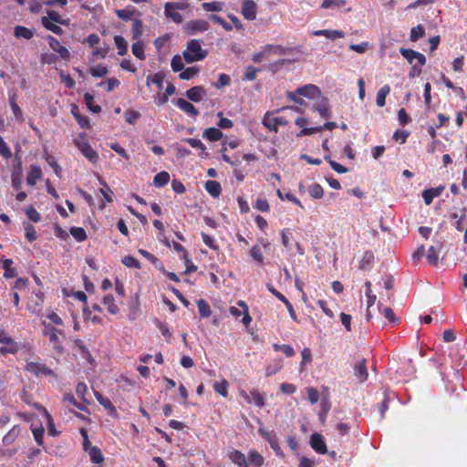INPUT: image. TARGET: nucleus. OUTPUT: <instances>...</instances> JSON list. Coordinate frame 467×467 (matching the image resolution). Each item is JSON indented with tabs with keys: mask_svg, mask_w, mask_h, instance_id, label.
Listing matches in <instances>:
<instances>
[{
	"mask_svg": "<svg viewBox=\"0 0 467 467\" xmlns=\"http://www.w3.org/2000/svg\"><path fill=\"white\" fill-rule=\"evenodd\" d=\"M355 376L359 379H367L368 373L365 359L358 362L354 368Z\"/></svg>",
	"mask_w": 467,
	"mask_h": 467,
	"instance_id": "obj_30",
	"label": "nucleus"
},
{
	"mask_svg": "<svg viewBox=\"0 0 467 467\" xmlns=\"http://www.w3.org/2000/svg\"><path fill=\"white\" fill-rule=\"evenodd\" d=\"M208 55L207 50L202 48V41L192 39L187 44V49L182 52L184 60L188 64L204 59Z\"/></svg>",
	"mask_w": 467,
	"mask_h": 467,
	"instance_id": "obj_1",
	"label": "nucleus"
},
{
	"mask_svg": "<svg viewBox=\"0 0 467 467\" xmlns=\"http://www.w3.org/2000/svg\"><path fill=\"white\" fill-rule=\"evenodd\" d=\"M90 461L95 464H100L104 462V456L101 452V450L97 447H90L89 451H88Z\"/></svg>",
	"mask_w": 467,
	"mask_h": 467,
	"instance_id": "obj_28",
	"label": "nucleus"
},
{
	"mask_svg": "<svg viewBox=\"0 0 467 467\" xmlns=\"http://www.w3.org/2000/svg\"><path fill=\"white\" fill-rule=\"evenodd\" d=\"M296 93L308 99H316L321 96L319 88L313 84H307L297 88Z\"/></svg>",
	"mask_w": 467,
	"mask_h": 467,
	"instance_id": "obj_6",
	"label": "nucleus"
},
{
	"mask_svg": "<svg viewBox=\"0 0 467 467\" xmlns=\"http://www.w3.org/2000/svg\"><path fill=\"white\" fill-rule=\"evenodd\" d=\"M264 51L265 52L267 57L270 54H279V55L285 54V48L279 45H266L264 47Z\"/></svg>",
	"mask_w": 467,
	"mask_h": 467,
	"instance_id": "obj_55",
	"label": "nucleus"
},
{
	"mask_svg": "<svg viewBox=\"0 0 467 467\" xmlns=\"http://www.w3.org/2000/svg\"><path fill=\"white\" fill-rule=\"evenodd\" d=\"M26 214L28 219L34 223H38L41 220L40 213L33 206L26 210Z\"/></svg>",
	"mask_w": 467,
	"mask_h": 467,
	"instance_id": "obj_62",
	"label": "nucleus"
},
{
	"mask_svg": "<svg viewBox=\"0 0 467 467\" xmlns=\"http://www.w3.org/2000/svg\"><path fill=\"white\" fill-rule=\"evenodd\" d=\"M135 8H125V9H116L115 13L119 18L123 21H129L131 19L132 16L135 14Z\"/></svg>",
	"mask_w": 467,
	"mask_h": 467,
	"instance_id": "obj_39",
	"label": "nucleus"
},
{
	"mask_svg": "<svg viewBox=\"0 0 467 467\" xmlns=\"http://www.w3.org/2000/svg\"><path fill=\"white\" fill-rule=\"evenodd\" d=\"M347 4L346 0H323L321 7L325 9H340Z\"/></svg>",
	"mask_w": 467,
	"mask_h": 467,
	"instance_id": "obj_35",
	"label": "nucleus"
},
{
	"mask_svg": "<svg viewBox=\"0 0 467 467\" xmlns=\"http://www.w3.org/2000/svg\"><path fill=\"white\" fill-rule=\"evenodd\" d=\"M223 132L220 130V129L212 127L206 129L202 133V138L206 139L210 141H218L223 138Z\"/></svg>",
	"mask_w": 467,
	"mask_h": 467,
	"instance_id": "obj_22",
	"label": "nucleus"
},
{
	"mask_svg": "<svg viewBox=\"0 0 467 467\" xmlns=\"http://www.w3.org/2000/svg\"><path fill=\"white\" fill-rule=\"evenodd\" d=\"M32 432H33L34 439H35L36 442L39 446H42L44 443V441H43V437H44V432H45L44 427L42 425H40L39 427H34V428H32Z\"/></svg>",
	"mask_w": 467,
	"mask_h": 467,
	"instance_id": "obj_54",
	"label": "nucleus"
},
{
	"mask_svg": "<svg viewBox=\"0 0 467 467\" xmlns=\"http://www.w3.org/2000/svg\"><path fill=\"white\" fill-rule=\"evenodd\" d=\"M204 188L212 197H219L222 192L221 184L216 181H207Z\"/></svg>",
	"mask_w": 467,
	"mask_h": 467,
	"instance_id": "obj_24",
	"label": "nucleus"
},
{
	"mask_svg": "<svg viewBox=\"0 0 467 467\" xmlns=\"http://www.w3.org/2000/svg\"><path fill=\"white\" fill-rule=\"evenodd\" d=\"M103 304L105 306H107V308H108V311L111 314V315H116L119 313V308L118 307V306L115 304V300H114V297L112 295H108L106 296H104L103 298Z\"/></svg>",
	"mask_w": 467,
	"mask_h": 467,
	"instance_id": "obj_32",
	"label": "nucleus"
},
{
	"mask_svg": "<svg viewBox=\"0 0 467 467\" xmlns=\"http://www.w3.org/2000/svg\"><path fill=\"white\" fill-rule=\"evenodd\" d=\"M175 104L180 109L190 116L196 117L199 114L196 108L184 99H178Z\"/></svg>",
	"mask_w": 467,
	"mask_h": 467,
	"instance_id": "obj_16",
	"label": "nucleus"
},
{
	"mask_svg": "<svg viewBox=\"0 0 467 467\" xmlns=\"http://www.w3.org/2000/svg\"><path fill=\"white\" fill-rule=\"evenodd\" d=\"M325 160L328 161L330 167L338 173H346L348 171V169L344 167L343 165L337 163V161L330 159L328 155H326L324 157Z\"/></svg>",
	"mask_w": 467,
	"mask_h": 467,
	"instance_id": "obj_59",
	"label": "nucleus"
},
{
	"mask_svg": "<svg viewBox=\"0 0 467 467\" xmlns=\"http://www.w3.org/2000/svg\"><path fill=\"white\" fill-rule=\"evenodd\" d=\"M204 95L205 90L201 86H195L186 91L187 98L192 102H200Z\"/></svg>",
	"mask_w": 467,
	"mask_h": 467,
	"instance_id": "obj_17",
	"label": "nucleus"
},
{
	"mask_svg": "<svg viewBox=\"0 0 467 467\" xmlns=\"http://www.w3.org/2000/svg\"><path fill=\"white\" fill-rule=\"evenodd\" d=\"M84 101L92 113L98 114L101 111V107L94 104V97L90 93L87 92L84 94Z\"/></svg>",
	"mask_w": 467,
	"mask_h": 467,
	"instance_id": "obj_31",
	"label": "nucleus"
},
{
	"mask_svg": "<svg viewBox=\"0 0 467 467\" xmlns=\"http://www.w3.org/2000/svg\"><path fill=\"white\" fill-rule=\"evenodd\" d=\"M42 178V170L40 166L36 164H32L30 166V171L26 176V183L29 186L36 185L37 180H40Z\"/></svg>",
	"mask_w": 467,
	"mask_h": 467,
	"instance_id": "obj_14",
	"label": "nucleus"
},
{
	"mask_svg": "<svg viewBox=\"0 0 467 467\" xmlns=\"http://www.w3.org/2000/svg\"><path fill=\"white\" fill-rule=\"evenodd\" d=\"M21 432V428L19 425L14 426L4 437H3V444L5 446H8L12 444L16 438L19 436Z\"/></svg>",
	"mask_w": 467,
	"mask_h": 467,
	"instance_id": "obj_21",
	"label": "nucleus"
},
{
	"mask_svg": "<svg viewBox=\"0 0 467 467\" xmlns=\"http://www.w3.org/2000/svg\"><path fill=\"white\" fill-rule=\"evenodd\" d=\"M132 54L139 59L143 60L145 59V54H144V45L140 41H137L134 43L131 47Z\"/></svg>",
	"mask_w": 467,
	"mask_h": 467,
	"instance_id": "obj_41",
	"label": "nucleus"
},
{
	"mask_svg": "<svg viewBox=\"0 0 467 467\" xmlns=\"http://www.w3.org/2000/svg\"><path fill=\"white\" fill-rule=\"evenodd\" d=\"M35 30L23 26H16L14 28V36L16 38L31 39L34 36Z\"/></svg>",
	"mask_w": 467,
	"mask_h": 467,
	"instance_id": "obj_20",
	"label": "nucleus"
},
{
	"mask_svg": "<svg viewBox=\"0 0 467 467\" xmlns=\"http://www.w3.org/2000/svg\"><path fill=\"white\" fill-rule=\"evenodd\" d=\"M132 38L139 39L143 34V23L140 19H134L132 22Z\"/></svg>",
	"mask_w": 467,
	"mask_h": 467,
	"instance_id": "obj_38",
	"label": "nucleus"
},
{
	"mask_svg": "<svg viewBox=\"0 0 467 467\" xmlns=\"http://www.w3.org/2000/svg\"><path fill=\"white\" fill-rule=\"evenodd\" d=\"M316 109L318 111L320 116L324 119L330 118L329 109L327 105V99L323 98L319 105L317 106Z\"/></svg>",
	"mask_w": 467,
	"mask_h": 467,
	"instance_id": "obj_48",
	"label": "nucleus"
},
{
	"mask_svg": "<svg viewBox=\"0 0 467 467\" xmlns=\"http://www.w3.org/2000/svg\"><path fill=\"white\" fill-rule=\"evenodd\" d=\"M25 231H26V237L29 242H34L36 240L37 235L35 227L30 224L26 223L25 225Z\"/></svg>",
	"mask_w": 467,
	"mask_h": 467,
	"instance_id": "obj_63",
	"label": "nucleus"
},
{
	"mask_svg": "<svg viewBox=\"0 0 467 467\" xmlns=\"http://www.w3.org/2000/svg\"><path fill=\"white\" fill-rule=\"evenodd\" d=\"M424 35H425L424 27L420 25H418L417 26L411 28L410 39L412 42H416L420 38H421Z\"/></svg>",
	"mask_w": 467,
	"mask_h": 467,
	"instance_id": "obj_44",
	"label": "nucleus"
},
{
	"mask_svg": "<svg viewBox=\"0 0 467 467\" xmlns=\"http://www.w3.org/2000/svg\"><path fill=\"white\" fill-rule=\"evenodd\" d=\"M78 150L81 153L92 163H96L99 160L98 152L92 149L87 141H76Z\"/></svg>",
	"mask_w": 467,
	"mask_h": 467,
	"instance_id": "obj_9",
	"label": "nucleus"
},
{
	"mask_svg": "<svg viewBox=\"0 0 467 467\" xmlns=\"http://www.w3.org/2000/svg\"><path fill=\"white\" fill-rule=\"evenodd\" d=\"M12 265L13 261L11 259H5L3 261V266L5 268V278H13L17 275V271L16 270V268L12 267Z\"/></svg>",
	"mask_w": 467,
	"mask_h": 467,
	"instance_id": "obj_33",
	"label": "nucleus"
},
{
	"mask_svg": "<svg viewBox=\"0 0 467 467\" xmlns=\"http://www.w3.org/2000/svg\"><path fill=\"white\" fill-rule=\"evenodd\" d=\"M94 394L98 402L101 406H103V408L108 411V413L113 418H118V411L115 406L111 403V401L96 390H94Z\"/></svg>",
	"mask_w": 467,
	"mask_h": 467,
	"instance_id": "obj_11",
	"label": "nucleus"
},
{
	"mask_svg": "<svg viewBox=\"0 0 467 467\" xmlns=\"http://www.w3.org/2000/svg\"><path fill=\"white\" fill-rule=\"evenodd\" d=\"M202 7L206 12L221 11L223 7V4L218 1L205 2L202 4Z\"/></svg>",
	"mask_w": 467,
	"mask_h": 467,
	"instance_id": "obj_40",
	"label": "nucleus"
},
{
	"mask_svg": "<svg viewBox=\"0 0 467 467\" xmlns=\"http://www.w3.org/2000/svg\"><path fill=\"white\" fill-rule=\"evenodd\" d=\"M87 391H88L87 385L84 382L79 381L76 388V393L84 404H85V402H87V399H86Z\"/></svg>",
	"mask_w": 467,
	"mask_h": 467,
	"instance_id": "obj_57",
	"label": "nucleus"
},
{
	"mask_svg": "<svg viewBox=\"0 0 467 467\" xmlns=\"http://www.w3.org/2000/svg\"><path fill=\"white\" fill-rule=\"evenodd\" d=\"M374 254L371 251H366L359 264L361 270H369L374 265Z\"/></svg>",
	"mask_w": 467,
	"mask_h": 467,
	"instance_id": "obj_23",
	"label": "nucleus"
},
{
	"mask_svg": "<svg viewBox=\"0 0 467 467\" xmlns=\"http://www.w3.org/2000/svg\"><path fill=\"white\" fill-rule=\"evenodd\" d=\"M307 191H308V193L310 194V196H312L315 199H320L323 197V194H324V190H323L322 186L318 183H312L308 187Z\"/></svg>",
	"mask_w": 467,
	"mask_h": 467,
	"instance_id": "obj_43",
	"label": "nucleus"
},
{
	"mask_svg": "<svg viewBox=\"0 0 467 467\" xmlns=\"http://www.w3.org/2000/svg\"><path fill=\"white\" fill-rule=\"evenodd\" d=\"M0 155L4 159H10L12 157V151L7 144L4 141L3 138L0 136Z\"/></svg>",
	"mask_w": 467,
	"mask_h": 467,
	"instance_id": "obj_61",
	"label": "nucleus"
},
{
	"mask_svg": "<svg viewBox=\"0 0 467 467\" xmlns=\"http://www.w3.org/2000/svg\"><path fill=\"white\" fill-rule=\"evenodd\" d=\"M42 25L44 27H46L47 30L51 31L52 33L60 36L63 33V29L56 25L55 23L49 21V19L46 16L42 17L41 19Z\"/></svg>",
	"mask_w": 467,
	"mask_h": 467,
	"instance_id": "obj_36",
	"label": "nucleus"
},
{
	"mask_svg": "<svg viewBox=\"0 0 467 467\" xmlns=\"http://www.w3.org/2000/svg\"><path fill=\"white\" fill-rule=\"evenodd\" d=\"M64 401L67 402L68 405H72L80 410H84L86 409V405L83 402H78L72 394L65 395Z\"/></svg>",
	"mask_w": 467,
	"mask_h": 467,
	"instance_id": "obj_58",
	"label": "nucleus"
},
{
	"mask_svg": "<svg viewBox=\"0 0 467 467\" xmlns=\"http://www.w3.org/2000/svg\"><path fill=\"white\" fill-rule=\"evenodd\" d=\"M231 82V78L229 75L222 73L219 75L218 80L215 83V87L217 88H222L225 86H229Z\"/></svg>",
	"mask_w": 467,
	"mask_h": 467,
	"instance_id": "obj_64",
	"label": "nucleus"
},
{
	"mask_svg": "<svg viewBox=\"0 0 467 467\" xmlns=\"http://www.w3.org/2000/svg\"><path fill=\"white\" fill-rule=\"evenodd\" d=\"M229 458L234 463H235L239 467L248 466L245 455L239 451H231L229 453Z\"/></svg>",
	"mask_w": 467,
	"mask_h": 467,
	"instance_id": "obj_26",
	"label": "nucleus"
},
{
	"mask_svg": "<svg viewBox=\"0 0 467 467\" xmlns=\"http://www.w3.org/2000/svg\"><path fill=\"white\" fill-rule=\"evenodd\" d=\"M70 234L78 242H83L87 239L86 231L82 227H71Z\"/></svg>",
	"mask_w": 467,
	"mask_h": 467,
	"instance_id": "obj_49",
	"label": "nucleus"
},
{
	"mask_svg": "<svg viewBox=\"0 0 467 467\" xmlns=\"http://www.w3.org/2000/svg\"><path fill=\"white\" fill-rule=\"evenodd\" d=\"M183 141L187 142L191 147L199 150V156L202 159H207L209 157L205 145L199 139L186 138Z\"/></svg>",
	"mask_w": 467,
	"mask_h": 467,
	"instance_id": "obj_15",
	"label": "nucleus"
},
{
	"mask_svg": "<svg viewBox=\"0 0 467 467\" xmlns=\"http://www.w3.org/2000/svg\"><path fill=\"white\" fill-rule=\"evenodd\" d=\"M198 72H199V69L197 67H187L186 69L182 70L180 73L179 78L183 80H189L192 78H193L195 75H197Z\"/></svg>",
	"mask_w": 467,
	"mask_h": 467,
	"instance_id": "obj_50",
	"label": "nucleus"
},
{
	"mask_svg": "<svg viewBox=\"0 0 467 467\" xmlns=\"http://www.w3.org/2000/svg\"><path fill=\"white\" fill-rule=\"evenodd\" d=\"M26 369L36 378L56 377L53 370L40 361L27 362Z\"/></svg>",
	"mask_w": 467,
	"mask_h": 467,
	"instance_id": "obj_3",
	"label": "nucleus"
},
{
	"mask_svg": "<svg viewBox=\"0 0 467 467\" xmlns=\"http://www.w3.org/2000/svg\"><path fill=\"white\" fill-rule=\"evenodd\" d=\"M439 253L440 250L437 249L435 246H431L428 249L427 259L430 265H437L439 260Z\"/></svg>",
	"mask_w": 467,
	"mask_h": 467,
	"instance_id": "obj_45",
	"label": "nucleus"
},
{
	"mask_svg": "<svg viewBox=\"0 0 467 467\" xmlns=\"http://www.w3.org/2000/svg\"><path fill=\"white\" fill-rule=\"evenodd\" d=\"M248 458H249L250 463L255 467H260L264 463L263 456L255 451H250Z\"/></svg>",
	"mask_w": 467,
	"mask_h": 467,
	"instance_id": "obj_46",
	"label": "nucleus"
},
{
	"mask_svg": "<svg viewBox=\"0 0 467 467\" xmlns=\"http://www.w3.org/2000/svg\"><path fill=\"white\" fill-rule=\"evenodd\" d=\"M227 388H228L227 381H215L213 384L214 390L223 397H225L227 395Z\"/></svg>",
	"mask_w": 467,
	"mask_h": 467,
	"instance_id": "obj_60",
	"label": "nucleus"
},
{
	"mask_svg": "<svg viewBox=\"0 0 467 467\" xmlns=\"http://www.w3.org/2000/svg\"><path fill=\"white\" fill-rule=\"evenodd\" d=\"M171 67L174 72L182 71L184 68V64L180 55H175L172 57Z\"/></svg>",
	"mask_w": 467,
	"mask_h": 467,
	"instance_id": "obj_52",
	"label": "nucleus"
},
{
	"mask_svg": "<svg viewBox=\"0 0 467 467\" xmlns=\"http://www.w3.org/2000/svg\"><path fill=\"white\" fill-rule=\"evenodd\" d=\"M188 8L186 2H167L164 5V16L176 24L182 22V16L177 11H183Z\"/></svg>",
	"mask_w": 467,
	"mask_h": 467,
	"instance_id": "obj_2",
	"label": "nucleus"
},
{
	"mask_svg": "<svg viewBox=\"0 0 467 467\" xmlns=\"http://www.w3.org/2000/svg\"><path fill=\"white\" fill-rule=\"evenodd\" d=\"M241 13L245 19L254 20L257 14V5L254 0H244Z\"/></svg>",
	"mask_w": 467,
	"mask_h": 467,
	"instance_id": "obj_8",
	"label": "nucleus"
},
{
	"mask_svg": "<svg viewBox=\"0 0 467 467\" xmlns=\"http://www.w3.org/2000/svg\"><path fill=\"white\" fill-rule=\"evenodd\" d=\"M389 92H390V87L389 85H384L383 87H381L379 89V91L377 93V98H376V103H377L378 107L382 108L385 106L386 98L389 94Z\"/></svg>",
	"mask_w": 467,
	"mask_h": 467,
	"instance_id": "obj_27",
	"label": "nucleus"
},
{
	"mask_svg": "<svg viewBox=\"0 0 467 467\" xmlns=\"http://www.w3.org/2000/svg\"><path fill=\"white\" fill-rule=\"evenodd\" d=\"M187 26L192 30V34L197 32H205L209 28V23L205 20L198 19L188 23Z\"/></svg>",
	"mask_w": 467,
	"mask_h": 467,
	"instance_id": "obj_19",
	"label": "nucleus"
},
{
	"mask_svg": "<svg viewBox=\"0 0 467 467\" xmlns=\"http://www.w3.org/2000/svg\"><path fill=\"white\" fill-rule=\"evenodd\" d=\"M170 181V174L167 171H161L153 178L155 187L161 188L165 186Z\"/></svg>",
	"mask_w": 467,
	"mask_h": 467,
	"instance_id": "obj_29",
	"label": "nucleus"
},
{
	"mask_svg": "<svg viewBox=\"0 0 467 467\" xmlns=\"http://www.w3.org/2000/svg\"><path fill=\"white\" fill-rule=\"evenodd\" d=\"M14 171L12 173V186L15 189L21 187L22 163L18 157H16L13 163Z\"/></svg>",
	"mask_w": 467,
	"mask_h": 467,
	"instance_id": "obj_10",
	"label": "nucleus"
},
{
	"mask_svg": "<svg viewBox=\"0 0 467 467\" xmlns=\"http://www.w3.org/2000/svg\"><path fill=\"white\" fill-rule=\"evenodd\" d=\"M400 53L408 60L410 64H412L414 59H417V62L420 66H423L426 63L425 56L418 51L400 47Z\"/></svg>",
	"mask_w": 467,
	"mask_h": 467,
	"instance_id": "obj_5",
	"label": "nucleus"
},
{
	"mask_svg": "<svg viewBox=\"0 0 467 467\" xmlns=\"http://www.w3.org/2000/svg\"><path fill=\"white\" fill-rule=\"evenodd\" d=\"M121 263L127 267H132L136 269L140 268V263L131 255H126L121 259Z\"/></svg>",
	"mask_w": 467,
	"mask_h": 467,
	"instance_id": "obj_53",
	"label": "nucleus"
},
{
	"mask_svg": "<svg viewBox=\"0 0 467 467\" xmlns=\"http://www.w3.org/2000/svg\"><path fill=\"white\" fill-rule=\"evenodd\" d=\"M197 306L201 317L205 318L211 316V307L204 299H199L197 301Z\"/></svg>",
	"mask_w": 467,
	"mask_h": 467,
	"instance_id": "obj_37",
	"label": "nucleus"
},
{
	"mask_svg": "<svg viewBox=\"0 0 467 467\" xmlns=\"http://www.w3.org/2000/svg\"><path fill=\"white\" fill-rule=\"evenodd\" d=\"M313 34L314 36H326L327 38L331 40H335L336 38L345 36V33L342 30L321 29L315 31Z\"/></svg>",
	"mask_w": 467,
	"mask_h": 467,
	"instance_id": "obj_18",
	"label": "nucleus"
},
{
	"mask_svg": "<svg viewBox=\"0 0 467 467\" xmlns=\"http://www.w3.org/2000/svg\"><path fill=\"white\" fill-rule=\"evenodd\" d=\"M115 45L118 48V54L119 56H124L128 52V43L125 38L121 36H116L114 37Z\"/></svg>",
	"mask_w": 467,
	"mask_h": 467,
	"instance_id": "obj_34",
	"label": "nucleus"
},
{
	"mask_svg": "<svg viewBox=\"0 0 467 467\" xmlns=\"http://www.w3.org/2000/svg\"><path fill=\"white\" fill-rule=\"evenodd\" d=\"M260 69L254 67L252 66H248L246 67L245 73L242 78L243 81H253L256 78L257 72H259Z\"/></svg>",
	"mask_w": 467,
	"mask_h": 467,
	"instance_id": "obj_51",
	"label": "nucleus"
},
{
	"mask_svg": "<svg viewBox=\"0 0 467 467\" xmlns=\"http://www.w3.org/2000/svg\"><path fill=\"white\" fill-rule=\"evenodd\" d=\"M46 39L48 42V45L52 48V50L58 53L61 58L68 59L70 57V53L68 49L62 46L56 37L49 35L47 36Z\"/></svg>",
	"mask_w": 467,
	"mask_h": 467,
	"instance_id": "obj_7",
	"label": "nucleus"
},
{
	"mask_svg": "<svg viewBox=\"0 0 467 467\" xmlns=\"http://www.w3.org/2000/svg\"><path fill=\"white\" fill-rule=\"evenodd\" d=\"M263 124L270 131L277 132L278 126H285L288 120L285 117H270L268 114L263 119Z\"/></svg>",
	"mask_w": 467,
	"mask_h": 467,
	"instance_id": "obj_4",
	"label": "nucleus"
},
{
	"mask_svg": "<svg viewBox=\"0 0 467 467\" xmlns=\"http://www.w3.org/2000/svg\"><path fill=\"white\" fill-rule=\"evenodd\" d=\"M250 255L257 264H262L264 261L263 251L259 245H254L250 250Z\"/></svg>",
	"mask_w": 467,
	"mask_h": 467,
	"instance_id": "obj_47",
	"label": "nucleus"
},
{
	"mask_svg": "<svg viewBox=\"0 0 467 467\" xmlns=\"http://www.w3.org/2000/svg\"><path fill=\"white\" fill-rule=\"evenodd\" d=\"M108 72V67L103 65H98L97 67L90 68V74L95 78H102L106 76Z\"/></svg>",
	"mask_w": 467,
	"mask_h": 467,
	"instance_id": "obj_56",
	"label": "nucleus"
},
{
	"mask_svg": "<svg viewBox=\"0 0 467 467\" xmlns=\"http://www.w3.org/2000/svg\"><path fill=\"white\" fill-rule=\"evenodd\" d=\"M444 189V185H440L436 188L424 190L422 192V198L424 200L425 204L430 205L432 202L434 197L441 195Z\"/></svg>",
	"mask_w": 467,
	"mask_h": 467,
	"instance_id": "obj_13",
	"label": "nucleus"
},
{
	"mask_svg": "<svg viewBox=\"0 0 467 467\" xmlns=\"http://www.w3.org/2000/svg\"><path fill=\"white\" fill-rule=\"evenodd\" d=\"M331 409V402L329 401L327 397H323L320 403V411L318 413L319 420L322 423H325L327 420V417Z\"/></svg>",
	"mask_w": 467,
	"mask_h": 467,
	"instance_id": "obj_25",
	"label": "nucleus"
},
{
	"mask_svg": "<svg viewBox=\"0 0 467 467\" xmlns=\"http://www.w3.org/2000/svg\"><path fill=\"white\" fill-rule=\"evenodd\" d=\"M163 78L164 75L161 72L155 73L152 76H149L147 78V85H150V82L155 84L159 89H161L163 88Z\"/></svg>",
	"mask_w": 467,
	"mask_h": 467,
	"instance_id": "obj_42",
	"label": "nucleus"
},
{
	"mask_svg": "<svg viewBox=\"0 0 467 467\" xmlns=\"http://www.w3.org/2000/svg\"><path fill=\"white\" fill-rule=\"evenodd\" d=\"M310 445L318 453L325 454L327 452V445L324 438L319 433H314L311 435Z\"/></svg>",
	"mask_w": 467,
	"mask_h": 467,
	"instance_id": "obj_12",
	"label": "nucleus"
}]
</instances>
